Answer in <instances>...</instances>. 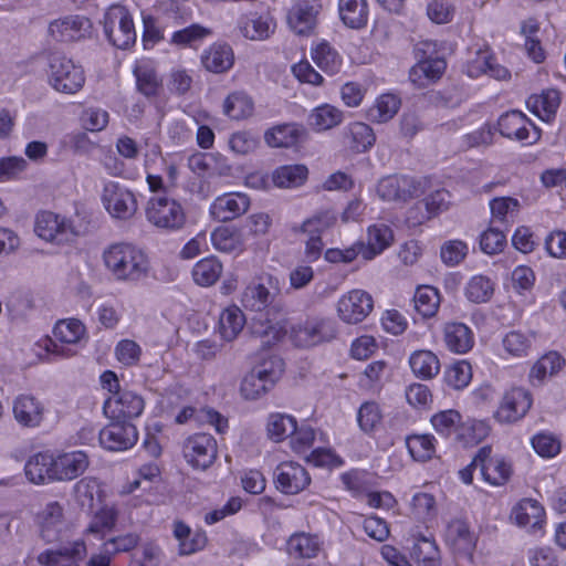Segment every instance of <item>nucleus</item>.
Here are the masks:
<instances>
[{
    "label": "nucleus",
    "instance_id": "nucleus-1",
    "mask_svg": "<svg viewBox=\"0 0 566 566\" xmlns=\"http://www.w3.org/2000/svg\"><path fill=\"white\" fill-rule=\"evenodd\" d=\"M243 308L253 314L251 333L270 346L282 339L287 332L286 307L276 276L264 274L250 282L241 294Z\"/></svg>",
    "mask_w": 566,
    "mask_h": 566
},
{
    "label": "nucleus",
    "instance_id": "nucleus-2",
    "mask_svg": "<svg viewBox=\"0 0 566 566\" xmlns=\"http://www.w3.org/2000/svg\"><path fill=\"white\" fill-rule=\"evenodd\" d=\"M106 269L118 281L137 282L148 275L149 260L145 252L130 243H114L103 253Z\"/></svg>",
    "mask_w": 566,
    "mask_h": 566
},
{
    "label": "nucleus",
    "instance_id": "nucleus-3",
    "mask_svg": "<svg viewBox=\"0 0 566 566\" xmlns=\"http://www.w3.org/2000/svg\"><path fill=\"white\" fill-rule=\"evenodd\" d=\"M284 363L279 357H271L254 367L242 379L240 391L248 400H255L271 390L281 378Z\"/></svg>",
    "mask_w": 566,
    "mask_h": 566
},
{
    "label": "nucleus",
    "instance_id": "nucleus-4",
    "mask_svg": "<svg viewBox=\"0 0 566 566\" xmlns=\"http://www.w3.org/2000/svg\"><path fill=\"white\" fill-rule=\"evenodd\" d=\"M49 82L60 93L75 94L83 87L85 75L81 65L63 54L52 53L49 57Z\"/></svg>",
    "mask_w": 566,
    "mask_h": 566
},
{
    "label": "nucleus",
    "instance_id": "nucleus-5",
    "mask_svg": "<svg viewBox=\"0 0 566 566\" xmlns=\"http://www.w3.org/2000/svg\"><path fill=\"white\" fill-rule=\"evenodd\" d=\"M147 220L158 229L176 231L186 224V212L179 201L167 196L151 197L146 207Z\"/></svg>",
    "mask_w": 566,
    "mask_h": 566
},
{
    "label": "nucleus",
    "instance_id": "nucleus-6",
    "mask_svg": "<svg viewBox=\"0 0 566 566\" xmlns=\"http://www.w3.org/2000/svg\"><path fill=\"white\" fill-rule=\"evenodd\" d=\"M378 197L385 202L406 203L424 193L421 180L408 175H389L381 178L376 187Z\"/></svg>",
    "mask_w": 566,
    "mask_h": 566
},
{
    "label": "nucleus",
    "instance_id": "nucleus-7",
    "mask_svg": "<svg viewBox=\"0 0 566 566\" xmlns=\"http://www.w3.org/2000/svg\"><path fill=\"white\" fill-rule=\"evenodd\" d=\"M104 33L118 49H128L136 41V31L129 12L123 6H112L104 14Z\"/></svg>",
    "mask_w": 566,
    "mask_h": 566
},
{
    "label": "nucleus",
    "instance_id": "nucleus-8",
    "mask_svg": "<svg viewBox=\"0 0 566 566\" xmlns=\"http://www.w3.org/2000/svg\"><path fill=\"white\" fill-rule=\"evenodd\" d=\"M218 453L216 439L208 433H196L188 437L182 443V454L187 463L195 469L210 468Z\"/></svg>",
    "mask_w": 566,
    "mask_h": 566
},
{
    "label": "nucleus",
    "instance_id": "nucleus-9",
    "mask_svg": "<svg viewBox=\"0 0 566 566\" xmlns=\"http://www.w3.org/2000/svg\"><path fill=\"white\" fill-rule=\"evenodd\" d=\"M102 200L108 213L119 220L130 219L138 208L135 195L116 181L105 184Z\"/></svg>",
    "mask_w": 566,
    "mask_h": 566
},
{
    "label": "nucleus",
    "instance_id": "nucleus-10",
    "mask_svg": "<svg viewBox=\"0 0 566 566\" xmlns=\"http://www.w3.org/2000/svg\"><path fill=\"white\" fill-rule=\"evenodd\" d=\"M34 231L43 240L56 244L69 242L75 235L71 223L51 211H42L36 216Z\"/></svg>",
    "mask_w": 566,
    "mask_h": 566
},
{
    "label": "nucleus",
    "instance_id": "nucleus-11",
    "mask_svg": "<svg viewBox=\"0 0 566 566\" xmlns=\"http://www.w3.org/2000/svg\"><path fill=\"white\" fill-rule=\"evenodd\" d=\"M109 420L129 421L144 410V399L132 391H120L107 398L103 406Z\"/></svg>",
    "mask_w": 566,
    "mask_h": 566
},
{
    "label": "nucleus",
    "instance_id": "nucleus-12",
    "mask_svg": "<svg viewBox=\"0 0 566 566\" xmlns=\"http://www.w3.org/2000/svg\"><path fill=\"white\" fill-rule=\"evenodd\" d=\"M137 439V429L129 421L111 420L99 431L101 444L111 451L127 450L136 443Z\"/></svg>",
    "mask_w": 566,
    "mask_h": 566
},
{
    "label": "nucleus",
    "instance_id": "nucleus-13",
    "mask_svg": "<svg viewBox=\"0 0 566 566\" xmlns=\"http://www.w3.org/2000/svg\"><path fill=\"white\" fill-rule=\"evenodd\" d=\"M371 296L361 290H353L338 301V315L348 324H357L364 321L373 311Z\"/></svg>",
    "mask_w": 566,
    "mask_h": 566
},
{
    "label": "nucleus",
    "instance_id": "nucleus-14",
    "mask_svg": "<svg viewBox=\"0 0 566 566\" xmlns=\"http://www.w3.org/2000/svg\"><path fill=\"white\" fill-rule=\"evenodd\" d=\"M336 336L334 323L328 319H308L293 328V338L297 346L311 347L329 342Z\"/></svg>",
    "mask_w": 566,
    "mask_h": 566
},
{
    "label": "nucleus",
    "instance_id": "nucleus-15",
    "mask_svg": "<svg viewBox=\"0 0 566 566\" xmlns=\"http://www.w3.org/2000/svg\"><path fill=\"white\" fill-rule=\"evenodd\" d=\"M499 132L502 136L516 139L536 142L541 134L539 130L518 111L505 113L499 118Z\"/></svg>",
    "mask_w": 566,
    "mask_h": 566
},
{
    "label": "nucleus",
    "instance_id": "nucleus-16",
    "mask_svg": "<svg viewBox=\"0 0 566 566\" xmlns=\"http://www.w3.org/2000/svg\"><path fill=\"white\" fill-rule=\"evenodd\" d=\"M36 523L40 536L46 543H55L62 538L65 528L63 506L57 502H49L38 514Z\"/></svg>",
    "mask_w": 566,
    "mask_h": 566
},
{
    "label": "nucleus",
    "instance_id": "nucleus-17",
    "mask_svg": "<svg viewBox=\"0 0 566 566\" xmlns=\"http://www.w3.org/2000/svg\"><path fill=\"white\" fill-rule=\"evenodd\" d=\"M276 489L285 494H297L311 482L307 471L296 462L280 463L274 471Z\"/></svg>",
    "mask_w": 566,
    "mask_h": 566
},
{
    "label": "nucleus",
    "instance_id": "nucleus-18",
    "mask_svg": "<svg viewBox=\"0 0 566 566\" xmlns=\"http://www.w3.org/2000/svg\"><path fill=\"white\" fill-rule=\"evenodd\" d=\"M531 406V394L522 388H513L503 396L495 418L500 422H515L526 415Z\"/></svg>",
    "mask_w": 566,
    "mask_h": 566
},
{
    "label": "nucleus",
    "instance_id": "nucleus-19",
    "mask_svg": "<svg viewBox=\"0 0 566 566\" xmlns=\"http://www.w3.org/2000/svg\"><path fill=\"white\" fill-rule=\"evenodd\" d=\"M250 198L241 192H229L217 197L210 205L211 217L219 222L234 220L248 211Z\"/></svg>",
    "mask_w": 566,
    "mask_h": 566
},
{
    "label": "nucleus",
    "instance_id": "nucleus-20",
    "mask_svg": "<svg viewBox=\"0 0 566 566\" xmlns=\"http://www.w3.org/2000/svg\"><path fill=\"white\" fill-rule=\"evenodd\" d=\"M491 452V447H482L475 454V461L481 462V474L486 482L492 485H503L511 476V464L504 459L492 458Z\"/></svg>",
    "mask_w": 566,
    "mask_h": 566
},
{
    "label": "nucleus",
    "instance_id": "nucleus-21",
    "mask_svg": "<svg viewBox=\"0 0 566 566\" xmlns=\"http://www.w3.org/2000/svg\"><path fill=\"white\" fill-rule=\"evenodd\" d=\"M319 9L321 4L316 0H300L289 11V25L297 34H308L316 25Z\"/></svg>",
    "mask_w": 566,
    "mask_h": 566
},
{
    "label": "nucleus",
    "instance_id": "nucleus-22",
    "mask_svg": "<svg viewBox=\"0 0 566 566\" xmlns=\"http://www.w3.org/2000/svg\"><path fill=\"white\" fill-rule=\"evenodd\" d=\"M91 29L92 23L90 19L75 15L52 22L49 27V32L56 41L70 42L85 38L90 34Z\"/></svg>",
    "mask_w": 566,
    "mask_h": 566
},
{
    "label": "nucleus",
    "instance_id": "nucleus-23",
    "mask_svg": "<svg viewBox=\"0 0 566 566\" xmlns=\"http://www.w3.org/2000/svg\"><path fill=\"white\" fill-rule=\"evenodd\" d=\"M53 480H73L85 472L88 467V457L83 451H74L53 457Z\"/></svg>",
    "mask_w": 566,
    "mask_h": 566
},
{
    "label": "nucleus",
    "instance_id": "nucleus-24",
    "mask_svg": "<svg viewBox=\"0 0 566 566\" xmlns=\"http://www.w3.org/2000/svg\"><path fill=\"white\" fill-rule=\"evenodd\" d=\"M86 554L83 541H75L71 547L63 549H48L38 556V562L44 566H80L76 559Z\"/></svg>",
    "mask_w": 566,
    "mask_h": 566
},
{
    "label": "nucleus",
    "instance_id": "nucleus-25",
    "mask_svg": "<svg viewBox=\"0 0 566 566\" xmlns=\"http://www.w3.org/2000/svg\"><path fill=\"white\" fill-rule=\"evenodd\" d=\"M394 240V233L387 224H373L368 228V244L357 242L359 253L365 260H371L387 249Z\"/></svg>",
    "mask_w": 566,
    "mask_h": 566
},
{
    "label": "nucleus",
    "instance_id": "nucleus-26",
    "mask_svg": "<svg viewBox=\"0 0 566 566\" xmlns=\"http://www.w3.org/2000/svg\"><path fill=\"white\" fill-rule=\"evenodd\" d=\"M446 542L459 554H470L475 546V537L468 523L462 520H454L448 524Z\"/></svg>",
    "mask_w": 566,
    "mask_h": 566
},
{
    "label": "nucleus",
    "instance_id": "nucleus-27",
    "mask_svg": "<svg viewBox=\"0 0 566 566\" xmlns=\"http://www.w3.org/2000/svg\"><path fill=\"white\" fill-rule=\"evenodd\" d=\"M43 405L33 396L22 395L14 400L15 420L23 427H38L43 419Z\"/></svg>",
    "mask_w": 566,
    "mask_h": 566
},
{
    "label": "nucleus",
    "instance_id": "nucleus-28",
    "mask_svg": "<svg viewBox=\"0 0 566 566\" xmlns=\"http://www.w3.org/2000/svg\"><path fill=\"white\" fill-rule=\"evenodd\" d=\"M544 510L539 503L532 499H524L512 510L511 518L523 527L532 530L541 528L543 523Z\"/></svg>",
    "mask_w": 566,
    "mask_h": 566
},
{
    "label": "nucleus",
    "instance_id": "nucleus-29",
    "mask_svg": "<svg viewBox=\"0 0 566 566\" xmlns=\"http://www.w3.org/2000/svg\"><path fill=\"white\" fill-rule=\"evenodd\" d=\"M446 346L453 353L465 354L473 346L471 329L462 323H448L443 328Z\"/></svg>",
    "mask_w": 566,
    "mask_h": 566
},
{
    "label": "nucleus",
    "instance_id": "nucleus-30",
    "mask_svg": "<svg viewBox=\"0 0 566 566\" xmlns=\"http://www.w3.org/2000/svg\"><path fill=\"white\" fill-rule=\"evenodd\" d=\"M319 549L318 536L305 532L292 534L286 543V551L293 558H314Z\"/></svg>",
    "mask_w": 566,
    "mask_h": 566
},
{
    "label": "nucleus",
    "instance_id": "nucleus-31",
    "mask_svg": "<svg viewBox=\"0 0 566 566\" xmlns=\"http://www.w3.org/2000/svg\"><path fill=\"white\" fill-rule=\"evenodd\" d=\"M53 470V455L48 453H36L31 457L24 465L27 479L34 484H44L46 481H54Z\"/></svg>",
    "mask_w": 566,
    "mask_h": 566
},
{
    "label": "nucleus",
    "instance_id": "nucleus-32",
    "mask_svg": "<svg viewBox=\"0 0 566 566\" xmlns=\"http://www.w3.org/2000/svg\"><path fill=\"white\" fill-rule=\"evenodd\" d=\"M233 51L228 44H213L202 55L203 66L212 73L228 71L233 65Z\"/></svg>",
    "mask_w": 566,
    "mask_h": 566
},
{
    "label": "nucleus",
    "instance_id": "nucleus-33",
    "mask_svg": "<svg viewBox=\"0 0 566 566\" xmlns=\"http://www.w3.org/2000/svg\"><path fill=\"white\" fill-rule=\"evenodd\" d=\"M191 419H195L198 422H208L214 426L219 433H222L228 427V420L218 411L210 408H201L197 410L192 407H185L176 417V421L178 423H186Z\"/></svg>",
    "mask_w": 566,
    "mask_h": 566
},
{
    "label": "nucleus",
    "instance_id": "nucleus-34",
    "mask_svg": "<svg viewBox=\"0 0 566 566\" xmlns=\"http://www.w3.org/2000/svg\"><path fill=\"white\" fill-rule=\"evenodd\" d=\"M74 495L82 510L92 513L101 502V489L95 479L85 478L76 482Z\"/></svg>",
    "mask_w": 566,
    "mask_h": 566
},
{
    "label": "nucleus",
    "instance_id": "nucleus-35",
    "mask_svg": "<svg viewBox=\"0 0 566 566\" xmlns=\"http://www.w3.org/2000/svg\"><path fill=\"white\" fill-rule=\"evenodd\" d=\"M339 14L343 22L352 29L365 27L368 19L366 0H339Z\"/></svg>",
    "mask_w": 566,
    "mask_h": 566
},
{
    "label": "nucleus",
    "instance_id": "nucleus-36",
    "mask_svg": "<svg viewBox=\"0 0 566 566\" xmlns=\"http://www.w3.org/2000/svg\"><path fill=\"white\" fill-rule=\"evenodd\" d=\"M440 293L430 285H422L416 290L413 303L416 311L423 317H433L440 306Z\"/></svg>",
    "mask_w": 566,
    "mask_h": 566
},
{
    "label": "nucleus",
    "instance_id": "nucleus-37",
    "mask_svg": "<svg viewBox=\"0 0 566 566\" xmlns=\"http://www.w3.org/2000/svg\"><path fill=\"white\" fill-rule=\"evenodd\" d=\"M245 325V316L243 312L237 307L226 308L219 318V329L224 340H233Z\"/></svg>",
    "mask_w": 566,
    "mask_h": 566
},
{
    "label": "nucleus",
    "instance_id": "nucleus-38",
    "mask_svg": "<svg viewBox=\"0 0 566 566\" xmlns=\"http://www.w3.org/2000/svg\"><path fill=\"white\" fill-rule=\"evenodd\" d=\"M301 133L295 124H282L269 129L264 139L271 147H291L298 142Z\"/></svg>",
    "mask_w": 566,
    "mask_h": 566
},
{
    "label": "nucleus",
    "instance_id": "nucleus-39",
    "mask_svg": "<svg viewBox=\"0 0 566 566\" xmlns=\"http://www.w3.org/2000/svg\"><path fill=\"white\" fill-rule=\"evenodd\" d=\"M222 273V264L216 258H206L198 261L192 269V277L198 285H213Z\"/></svg>",
    "mask_w": 566,
    "mask_h": 566
},
{
    "label": "nucleus",
    "instance_id": "nucleus-40",
    "mask_svg": "<svg viewBox=\"0 0 566 566\" xmlns=\"http://www.w3.org/2000/svg\"><path fill=\"white\" fill-rule=\"evenodd\" d=\"M308 170L304 165H291L279 167L272 176L273 182L280 188H293L304 184Z\"/></svg>",
    "mask_w": 566,
    "mask_h": 566
},
{
    "label": "nucleus",
    "instance_id": "nucleus-41",
    "mask_svg": "<svg viewBox=\"0 0 566 566\" xmlns=\"http://www.w3.org/2000/svg\"><path fill=\"white\" fill-rule=\"evenodd\" d=\"M409 363L412 371L424 379L432 378L440 370L439 359L430 350L415 352L411 355Z\"/></svg>",
    "mask_w": 566,
    "mask_h": 566
},
{
    "label": "nucleus",
    "instance_id": "nucleus-42",
    "mask_svg": "<svg viewBox=\"0 0 566 566\" xmlns=\"http://www.w3.org/2000/svg\"><path fill=\"white\" fill-rule=\"evenodd\" d=\"M345 137L350 148L356 151L367 150L376 140L371 127L361 122L352 123L345 133Z\"/></svg>",
    "mask_w": 566,
    "mask_h": 566
},
{
    "label": "nucleus",
    "instance_id": "nucleus-43",
    "mask_svg": "<svg viewBox=\"0 0 566 566\" xmlns=\"http://www.w3.org/2000/svg\"><path fill=\"white\" fill-rule=\"evenodd\" d=\"M564 364V358L557 352H549L534 364L530 371V379L542 382L546 376H553L558 373Z\"/></svg>",
    "mask_w": 566,
    "mask_h": 566
},
{
    "label": "nucleus",
    "instance_id": "nucleus-44",
    "mask_svg": "<svg viewBox=\"0 0 566 566\" xmlns=\"http://www.w3.org/2000/svg\"><path fill=\"white\" fill-rule=\"evenodd\" d=\"M411 557L419 566H440V552L434 541L421 537L411 548Z\"/></svg>",
    "mask_w": 566,
    "mask_h": 566
},
{
    "label": "nucleus",
    "instance_id": "nucleus-45",
    "mask_svg": "<svg viewBox=\"0 0 566 566\" xmlns=\"http://www.w3.org/2000/svg\"><path fill=\"white\" fill-rule=\"evenodd\" d=\"M136 77L137 91L146 97L158 95L161 88V81L158 78L156 71L149 65H137L134 69Z\"/></svg>",
    "mask_w": 566,
    "mask_h": 566
},
{
    "label": "nucleus",
    "instance_id": "nucleus-46",
    "mask_svg": "<svg viewBox=\"0 0 566 566\" xmlns=\"http://www.w3.org/2000/svg\"><path fill=\"white\" fill-rule=\"evenodd\" d=\"M266 429L269 437L279 442L295 432L296 420L290 415L272 413L268 419Z\"/></svg>",
    "mask_w": 566,
    "mask_h": 566
},
{
    "label": "nucleus",
    "instance_id": "nucleus-47",
    "mask_svg": "<svg viewBox=\"0 0 566 566\" xmlns=\"http://www.w3.org/2000/svg\"><path fill=\"white\" fill-rule=\"evenodd\" d=\"M559 103V93L556 90L544 91L539 96L531 97L528 101L533 112L542 119L546 120H549L556 113Z\"/></svg>",
    "mask_w": 566,
    "mask_h": 566
},
{
    "label": "nucleus",
    "instance_id": "nucleus-48",
    "mask_svg": "<svg viewBox=\"0 0 566 566\" xmlns=\"http://www.w3.org/2000/svg\"><path fill=\"white\" fill-rule=\"evenodd\" d=\"M224 114L232 119H243L252 115L253 102L243 93L230 94L223 104Z\"/></svg>",
    "mask_w": 566,
    "mask_h": 566
},
{
    "label": "nucleus",
    "instance_id": "nucleus-49",
    "mask_svg": "<svg viewBox=\"0 0 566 566\" xmlns=\"http://www.w3.org/2000/svg\"><path fill=\"white\" fill-rule=\"evenodd\" d=\"M494 293L493 282L484 275H475L465 286V296L472 303H485Z\"/></svg>",
    "mask_w": 566,
    "mask_h": 566
},
{
    "label": "nucleus",
    "instance_id": "nucleus-50",
    "mask_svg": "<svg viewBox=\"0 0 566 566\" xmlns=\"http://www.w3.org/2000/svg\"><path fill=\"white\" fill-rule=\"evenodd\" d=\"M53 334L61 343L76 344L85 335V326L75 318L63 319L56 323Z\"/></svg>",
    "mask_w": 566,
    "mask_h": 566
},
{
    "label": "nucleus",
    "instance_id": "nucleus-51",
    "mask_svg": "<svg viewBox=\"0 0 566 566\" xmlns=\"http://www.w3.org/2000/svg\"><path fill=\"white\" fill-rule=\"evenodd\" d=\"M407 448L416 461L426 462L433 457V437L429 434H415L407 438Z\"/></svg>",
    "mask_w": 566,
    "mask_h": 566
},
{
    "label": "nucleus",
    "instance_id": "nucleus-52",
    "mask_svg": "<svg viewBox=\"0 0 566 566\" xmlns=\"http://www.w3.org/2000/svg\"><path fill=\"white\" fill-rule=\"evenodd\" d=\"M310 119L317 130H326L342 122L343 113L332 105H323L313 111Z\"/></svg>",
    "mask_w": 566,
    "mask_h": 566
},
{
    "label": "nucleus",
    "instance_id": "nucleus-53",
    "mask_svg": "<svg viewBox=\"0 0 566 566\" xmlns=\"http://www.w3.org/2000/svg\"><path fill=\"white\" fill-rule=\"evenodd\" d=\"M400 99L392 94L381 95L374 107L369 109V116L378 122L386 123L391 119L398 112Z\"/></svg>",
    "mask_w": 566,
    "mask_h": 566
},
{
    "label": "nucleus",
    "instance_id": "nucleus-54",
    "mask_svg": "<svg viewBox=\"0 0 566 566\" xmlns=\"http://www.w3.org/2000/svg\"><path fill=\"white\" fill-rule=\"evenodd\" d=\"M446 382L454 389H463L472 379V367L470 363L460 360L450 366L444 375Z\"/></svg>",
    "mask_w": 566,
    "mask_h": 566
},
{
    "label": "nucleus",
    "instance_id": "nucleus-55",
    "mask_svg": "<svg viewBox=\"0 0 566 566\" xmlns=\"http://www.w3.org/2000/svg\"><path fill=\"white\" fill-rule=\"evenodd\" d=\"M431 423L438 433L449 437L452 432L458 431L461 423V415L453 409L440 411L432 416Z\"/></svg>",
    "mask_w": 566,
    "mask_h": 566
},
{
    "label": "nucleus",
    "instance_id": "nucleus-56",
    "mask_svg": "<svg viewBox=\"0 0 566 566\" xmlns=\"http://www.w3.org/2000/svg\"><path fill=\"white\" fill-rule=\"evenodd\" d=\"M241 33L251 40H262L269 36L270 25L262 18L254 15L244 17L239 22Z\"/></svg>",
    "mask_w": 566,
    "mask_h": 566
},
{
    "label": "nucleus",
    "instance_id": "nucleus-57",
    "mask_svg": "<svg viewBox=\"0 0 566 566\" xmlns=\"http://www.w3.org/2000/svg\"><path fill=\"white\" fill-rule=\"evenodd\" d=\"M314 62L324 71L335 73L339 67V59L336 51L328 43H321L312 53Z\"/></svg>",
    "mask_w": 566,
    "mask_h": 566
},
{
    "label": "nucleus",
    "instance_id": "nucleus-58",
    "mask_svg": "<svg viewBox=\"0 0 566 566\" xmlns=\"http://www.w3.org/2000/svg\"><path fill=\"white\" fill-rule=\"evenodd\" d=\"M520 202L511 197L494 198L490 201V209L494 220L507 222L510 217L517 213Z\"/></svg>",
    "mask_w": 566,
    "mask_h": 566
},
{
    "label": "nucleus",
    "instance_id": "nucleus-59",
    "mask_svg": "<svg viewBox=\"0 0 566 566\" xmlns=\"http://www.w3.org/2000/svg\"><path fill=\"white\" fill-rule=\"evenodd\" d=\"M336 222V216L331 211H323L305 220L301 226V231L306 234L319 235L329 229Z\"/></svg>",
    "mask_w": 566,
    "mask_h": 566
},
{
    "label": "nucleus",
    "instance_id": "nucleus-60",
    "mask_svg": "<svg viewBox=\"0 0 566 566\" xmlns=\"http://www.w3.org/2000/svg\"><path fill=\"white\" fill-rule=\"evenodd\" d=\"M213 247L221 252H233L240 249L239 237L229 228L219 227L211 233Z\"/></svg>",
    "mask_w": 566,
    "mask_h": 566
},
{
    "label": "nucleus",
    "instance_id": "nucleus-61",
    "mask_svg": "<svg viewBox=\"0 0 566 566\" xmlns=\"http://www.w3.org/2000/svg\"><path fill=\"white\" fill-rule=\"evenodd\" d=\"M468 254V247L461 240L446 242L440 250L441 260L449 266L458 265Z\"/></svg>",
    "mask_w": 566,
    "mask_h": 566
},
{
    "label": "nucleus",
    "instance_id": "nucleus-62",
    "mask_svg": "<svg viewBox=\"0 0 566 566\" xmlns=\"http://www.w3.org/2000/svg\"><path fill=\"white\" fill-rule=\"evenodd\" d=\"M506 243V237L500 229L489 228L480 238V248L486 254L501 252Z\"/></svg>",
    "mask_w": 566,
    "mask_h": 566
},
{
    "label": "nucleus",
    "instance_id": "nucleus-63",
    "mask_svg": "<svg viewBox=\"0 0 566 566\" xmlns=\"http://www.w3.org/2000/svg\"><path fill=\"white\" fill-rule=\"evenodd\" d=\"M208 34V29L199 24H192L182 30L176 31L172 34L171 42L177 45H193L196 42L202 40Z\"/></svg>",
    "mask_w": 566,
    "mask_h": 566
},
{
    "label": "nucleus",
    "instance_id": "nucleus-64",
    "mask_svg": "<svg viewBox=\"0 0 566 566\" xmlns=\"http://www.w3.org/2000/svg\"><path fill=\"white\" fill-rule=\"evenodd\" d=\"M534 450L544 458H553L560 451V442L551 434L539 433L532 439Z\"/></svg>",
    "mask_w": 566,
    "mask_h": 566
}]
</instances>
